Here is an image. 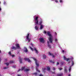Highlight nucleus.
Returning <instances> with one entry per match:
<instances>
[{"label": "nucleus", "instance_id": "obj_16", "mask_svg": "<svg viewBox=\"0 0 76 76\" xmlns=\"http://www.w3.org/2000/svg\"><path fill=\"white\" fill-rule=\"evenodd\" d=\"M47 70L48 71V72H50V67L48 66L47 67Z\"/></svg>", "mask_w": 76, "mask_h": 76}, {"label": "nucleus", "instance_id": "obj_41", "mask_svg": "<svg viewBox=\"0 0 76 76\" xmlns=\"http://www.w3.org/2000/svg\"><path fill=\"white\" fill-rule=\"evenodd\" d=\"M68 76H71L70 74H69L68 75Z\"/></svg>", "mask_w": 76, "mask_h": 76}, {"label": "nucleus", "instance_id": "obj_43", "mask_svg": "<svg viewBox=\"0 0 76 76\" xmlns=\"http://www.w3.org/2000/svg\"><path fill=\"white\" fill-rule=\"evenodd\" d=\"M63 63H62L61 64V65H63Z\"/></svg>", "mask_w": 76, "mask_h": 76}, {"label": "nucleus", "instance_id": "obj_11", "mask_svg": "<svg viewBox=\"0 0 76 76\" xmlns=\"http://www.w3.org/2000/svg\"><path fill=\"white\" fill-rule=\"evenodd\" d=\"M24 60H25L26 61H28V62H29V63L31 62V60H29V58H24Z\"/></svg>", "mask_w": 76, "mask_h": 76}, {"label": "nucleus", "instance_id": "obj_47", "mask_svg": "<svg viewBox=\"0 0 76 76\" xmlns=\"http://www.w3.org/2000/svg\"><path fill=\"white\" fill-rule=\"evenodd\" d=\"M1 4V1H0V4Z\"/></svg>", "mask_w": 76, "mask_h": 76}, {"label": "nucleus", "instance_id": "obj_30", "mask_svg": "<svg viewBox=\"0 0 76 76\" xmlns=\"http://www.w3.org/2000/svg\"><path fill=\"white\" fill-rule=\"evenodd\" d=\"M11 56H12V57L13 58V57H15V55H11Z\"/></svg>", "mask_w": 76, "mask_h": 76}, {"label": "nucleus", "instance_id": "obj_35", "mask_svg": "<svg viewBox=\"0 0 76 76\" xmlns=\"http://www.w3.org/2000/svg\"><path fill=\"white\" fill-rule=\"evenodd\" d=\"M58 69L59 70H62L63 69L62 68H59Z\"/></svg>", "mask_w": 76, "mask_h": 76}, {"label": "nucleus", "instance_id": "obj_32", "mask_svg": "<svg viewBox=\"0 0 76 76\" xmlns=\"http://www.w3.org/2000/svg\"><path fill=\"white\" fill-rule=\"evenodd\" d=\"M16 67V66L15 65L13 66H12V67H13V68H15V67Z\"/></svg>", "mask_w": 76, "mask_h": 76}, {"label": "nucleus", "instance_id": "obj_34", "mask_svg": "<svg viewBox=\"0 0 76 76\" xmlns=\"http://www.w3.org/2000/svg\"><path fill=\"white\" fill-rule=\"evenodd\" d=\"M7 68H8V67H4V69H7Z\"/></svg>", "mask_w": 76, "mask_h": 76}, {"label": "nucleus", "instance_id": "obj_23", "mask_svg": "<svg viewBox=\"0 0 76 76\" xmlns=\"http://www.w3.org/2000/svg\"><path fill=\"white\" fill-rule=\"evenodd\" d=\"M45 58H46V56H45V55H44L43 56V59H45Z\"/></svg>", "mask_w": 76, "mask_h": 76}, {"label": "nucleus", "instance_id": "obj_4", "mask_svg": "<svg viewBox=\"0 0 76 76\" xmlns=\"http://www.w3.org/2000/svg\"><path fill=\"white\" fill-rule=\"evenodd\" d=\"M30 45H31V46H30V49H31V51H34V50L35 52V53H37V54H38V50H37V49L35 48L33 46V44H32V43H31L30 44Z\"/></svg>", "mask_w": 76, "mask_h": 76}, {"label": "nucleus", "instance_id": "obj_5", "mask_svg": "<svg viewBox=\"0 0 76 76\" xmlns=\"http://www.w3.org/2000/svg\"><path fill=\"white\" fill-rule=\"evenodd\" d=\"M16 46L17 47H12V51H13V50H16V49L17 48L18 49H20V45H19L18 44H17L16 45Z\"/></svg>", "mask_w": 76, "mask_h": 76}, {"label": "nucleus", "instance_id": "obj_36", "mask_svg": "<svg viewBox=\"0 0 76 76\" xmlns=\"http://www.w3.org/2000/svg\"><path fill=\"white\" fill-rule=\"evenodd\" d=\"M57 65H58L59 64V63L58 62H57L56 64Z\"/></svg>", "mask_w": 76, "mask_h": 76}, {"label": "nucleus", "instance_id": "obj_14", "mask_svg": "<svg viewBox=\"0 0 76 76\" xmlns=\"http://www.w3.org/2000/svg\"><path fill=\"white\" fill-rule=\"evenodd\" d=\"M71 64H72V66H73L74 65V61H73L72 60L71 61Z\"/></svg>", "mask_w": 76, "mask_h": 76}, {"label": "nucleus", "instance_id": "obj_8", "mask_svg": "<svg viewBox=\"0 0 76 76\" xmlns=\"http://www.w3.org/2000/svg\"><path fill=\"white\" fill-rule=\"evenodd\" d=\"M26 39L28 40V42H30V41L31 40V38H29V34H28L26 37Z\"/></svg>", "mask_w": 76, "mask_h": 76}, {"label": "nucleus", "instance_id": "obj_44", "mask_svg": "<svg viewBox=\"0 0 76 76\" xmlns=\"http://www.w3.org/2000/svg\"><path fill=\"white\" fill-rule=\"evenodd\" d=\"M1 61V58H0V61Z\"/></svg>", "mask_w": 76, "mask_h": 76}, {"label": "nucleus", "instance_id": "obj_2", "mask_svg": "<svg viewBox=\"0 0 76 76\" xmlns=\"http://www.w3.org/2000/svg\"><path fill=\"white\" fill-rule=\"evenodd\" d=\"M44 34H47L48 36L49 37H48V39L50 43H52L53 42V37L51 34V32L50 31H47L46 32L45 31H44L43 32Z\"/></svg>", "mask_w": 76, "mask_h": 76}, {"label": "nucleus", "instance_id": "obj_10", "mask_svg": "<svg viewBox=\"0 0 76 76\" xmlns=\"http://www.w3.org/2000/svg\"><path fill=\"white\" fill-rule=\"evenodd\" d=\"M23 51L25 52V53H27L28 52V50L27 48L26 47H24L23 49Z\"/></svg>", "mask_w": 76, "mask_h": 76}, {"label": "nucleus", "instance_id": "obj_40", "mask_svg": "<svg viewBox=\"0 0 76 76\" xmlns=\"http://www.w3.org/2000/svg\"><path fill=\"white\" fill-rule=\"evenodd\" d=\"M7 59H5V61H7Z\"/></svg>", "mask_w": 76, "mask_h": 76}, {"label": "nucleus", "instance_id": "obj_1", "mask_svg": "<svg viewBox=\"0 0 76 76\" xmlns=\"http://www.w3.org/2000/svg\"><path fill=\"white\" fill-rule=\"evenodd\" d=\"M34 19V23L35 25H40V30H42L45 26L44 25L42 24V23H43V21L42 20H40L38 22V17L36 16Z\"/></svg>", "mask_w": 76, "mask_h": 76}, {"label": "nucleus", "instance_id": "obj_46", "mask_svg": "<svg viewBox=\"0 0 76 76\" xmlns=\"http://www.w3.org/2000/svg\"><path fill=\"white\" fill-rule=\"evenodd\" d=\"M68 63H70V61L68 62Z\"/></svg>", "mask_w": 76, "mask_h": 76}, {"label": "nucleus", "instance_id": "obj_25", "mask_svg": "<svg viewBox=\"0 0 76 76\" xmlns=\"http://www.w3.org/2000/svg\"><path fill=\"white\" fill-rule=\"evenodd\" d=\"M42 70H43V72H45V70H46V68H45L44 69H43Z\"/></svg>", "mask_w": 76, "mask_h": 76}, {"label": "nucleus", "instance_id": "obj_22", "mask_svg": "<svg viewBox=\"0 0 76 76\" xmlns=\"http://www.w3.org/2000/svg\"><path fill=\"white\" fill-rule=\"evenodd\" d=\"M3 4L4 5H7V3H6V2L5 1H4V2Z\"/></svg>", "mask_w": 76, "mask_h": 76}, {"label": "nucleus", "instance_id": "obj_19", "mask_svg": "<svg viewBox=\"0 0 76 76\" xmlns=\"http://www.w3.org/2000/svg\"><path fill=\"white\" fill-rule=\"evenodd\" d=\"M71 69H72V66H70L69 67V72H70L71 71Z\"/></svg>", "mask_w": 76, "mask_h": 76}, {"label": "nucleus", "instance_id": "obj_49", "mask_svg": "<svg viewBox=\"0 0 76 76\" xmlns=\"http://www.w3.org/2000/svg\"><path fill=\"white\" fill-rule=\"evenodd\" d=\"M54 63V62H53V63Z\"/></svg>", "mask_w": 76, "mask_h": 76}, {"label": "nucleus", "instance_id": "obj_18", "mask_svg": "<svg viewBox=\"0 0 76 76\" xmlns=\"http://www.w3.org/2000/svg\"><path fill=\"white\" fill-rule=\"evenodd\" d=\"M48 47L49 48H51V45H49V42H48Z\"/></svg>", "mask_w": 76, "mask_h": 76}, {"label": "nucleus", "instance_id": "obj_17", "mask_svg": "<svg viewBox=\"0 0 76 76\" xmlns=\"http://www.w3.org/2000/svg\"><path fill=\"white\" fill-rule=\"evenodd\" d=\"M62 75H63V73H61V74H57V76H62Z\"/></svg>", "mask_w": 76, "mask_h": 76}, {"label": "nucleus", "instance_id": "obj_48", "mask_svg": "<svg viewBox=\"0 0 76 76\" xmlns=\"http://www.w3.org/2000/svg\"><path fill=\"white\" fill-rule=\"evenodd\" d=\"M52 1H54V0H51Z\"/></svg>", "mask_w": 76, "mask_h": 76}, {"label": "nucleus", "instance_id": "obj_42", "mask_svg": "<svg viewBox=\"0 0 76 76\" xmlns=\"http://www.w3.org/2000/svg\"><path fill=\"white\" fill-rule=\"evenodd\" d=\"M17 76H21L19 75H18Z\"/></svg>", "mask_w": 76, "mask_h": 76}, {"label": "nucleus", "instance_id": "obj_37", "mask_svg": "<svg viewBox=\"0 0 76 76\" xmlns=\"http://www.w3.org/2000/svg\"><path fill=\"white\" fill-rule=\"evenodd\" d=\"M55 69H55V68L54 67L53 68V70H55Z\"/></svg>", "mask_w": 76, "mask_h": 76}, {"label": "nucleus", "instance_id": "obj_13", "mask_svg": "<svg viewBox=\"0 0 76 76\" xmlns=\"http://www.w3.org/2000/svg\"><path fill=\"white\" fill-rule=\"evenodd\" d=\"M66 69H67V66H65L64 68V70L65 72H67V70Z\"/></svg>", "mask_w": 76, "mask_h": 76}, {"label": "nucleus", "instance_id": "obj_3", "mask_svg": "<svg viewBox=\"0 0 76 76\" xmlns=\"http://www.w3.org/2000/svg\"><path fill=\"white\" fill-rule=\"evenodd\" d=\"M29 58H32L33 59V60H34V61H35V63L36 66V70L38 72H40V71L38 70V68H37V67H39V62L37 61V60L35 58L33 57H30Z\"/></svg>", "mask_w": 76, "mask_h": 76}, {"label": "nucleus", "instance_id": "obj_31", "mask_svg": "<svg viewBox=\"0 0 76 76\" xmlns=\"http://www.w3.org/2000/svg\"><path fill=\"white\" fill-rule=\"evenodd\" d=\"M55 1L56 3H58V1L57 0H55Z\"/></svg>", "mask_w": 76, "mask_h": 76}, {"label": "nucleus", "instance_id": "obj_21", "mask_svg": "<svg viewBox=\"0 0 76 76\" xmlns=\"http://www.w3.org/2000/svg\"><path fill=\"white\" fill-rule=\"evenodd\" d=\"M59 2L60 3H63V0H59Z\"/></svg>", "mask_w": 76, "mask_h": 76}, {"label": "nucleus", "instance_id": "obj_15", "mask_svg": "<svg viewBox=\"0 0 76 76\" xmlns=\"http://www.w3.org/2000/svg\"><path fill=\"white\" fill-rule=\"evenodd\" d=\"M35 29H36V31H38V27L37 26H35Z\"/></svg>", "mask_w": 76, "mask_h": 76}, {"label": "nucleus", "instance_id": "obj_29", "mask_svg": "<svg viewBox=\"0 0 76 76\" xmlns=\"http://www.w3.org/2000/svg\"><path fill=\"white\" fill-rule=\"evenodd\" d=\"M8 54H9V55H10V56H11L12 55H11V52H9L8 53Z\"/></svg>", "mask_w": 76, "mask_h": 76}, {"label": "nucleus", "instance_id": "obj_50", "mask_svg": "<svg viewBox=\"0 0 76 76\" xmlns=\"http://www.w3.org/2000/svg\"><path fill=\"white\" fill-rule=\"evenodd\" d=\"M50 62H51V61H50Z\"/></svg>", "mask_w": 76, "mask_h": 76}, {"label": "nucleus", "instance_id": "obj_27", "mask_svg": "<svg viewBox=\"0 0 76 76\" xmlns=\"http://www.w3.org/2000/svg\"><path fill=\"white\" fill-rule=\"evenodd\" d=\"M9 64L8 63H5V64L7 65V66H9Z\"/></svg>", "mask_w": 76, "mask_h": 76}, {"label": "nucleus", "instance_id": "obj_7", "mask_svg": "<svg viewBox=\"0 0 76 76\" xmlns=\"http://www.w3.org/2000/svg\"><path fill=\"white\" fill-rule=\"evenodd\" d=\"M64 60H66L67 61H69L70 59H71L72 60H73V57L71 56L70 57V58H66L65 56H64Z\"/></svg>", "mask_w": 76, "mask_h": 76}, {"label": "nucleus", "instance_id": "obj_6", "mask_svg": "<svg viewBox=\"0 0 76 76\" xmlns=\"http://www.w3.org/2000/svg\"><path fill=\"white\" fill-rule=\"evenodd\" d=\"M25 69V67H22L21 68V69H19L18 70V72H19V71H20V70H21V71H22V70H23L24 71V72H28V71H29V69Z\"/></svg>", "mask_w": 76, "mask_h": 76}, {"label": "nucleus", "instance_id": "obj_9", "mask_svg": "<svg viewBox=\"0 0 76 76\" xmlns=\"http://www.w3.org/2000/svg\"><path fill=\"white\" fill-rule=\"evenodd\" d=\"M39 40L40 41V42H41V43H44L45 41L43 38L42 37L40 38H39Z\"/></svg>", "mask_w": 76, "mask_h": 76}, {"label": "nucleus", "instance_id": "obj_26", "mask_svg": "<svg viewBox=\"0 0 76 76\" xmlns=\"http://www.w3.org/2000/svg\"><path fill=\"white\" fill-rule=\"evenodd\" d=\"M55 41H56V42H57L58 41V39H57V38H55Z\"/></svg>", "mask_w": 76, "mask_h": 76}, {"label": "nucleus", "instance_id": "obj_33", "mask_svg": "<svg viewBox=\"0 0 76 76\" xmlns=\"http://www.w3.org/2000/svg\"><path fill=\"white\" fill-rule=\"evenodd\" d=\"M33 74L34 75H37V73H33Z\"/></svg>", "mask_w": 76, "mask_h": 76}, {"label": "nucleus", "instance_id": "obj_39", "mask_svg": "<svg viewBox=\"0 0 76 76\" xmlns=\"http://www.w3.org/2000/svg\"><path fill=\"white\" fill-rule=\"evenodd\" d=\"M62 53H64V50H62Z\"/></svg>", "mask_w": 76, "mask_h": 76}, {"label": "nucleus", "instance_id": "obj_24", "mask_svg": "<svg viewBox=\"0 0 76 76\" xmlns=\"http://www.w3.org/2000/svg\"><path fill=\"white\" fill-rule=\"evenodd\" d=\"M19 61L20 63H22V59H19Z\"/></svg>", "mask_w": 76, "mask_h": 76}, {"label": "nucleus", "instance_id": "obj_28", "mask_svg": "<svg viewBox=\"0 0 76 76\" xmlns=\"http://www.w3.org/2000/svg\"><path fill=\"white\" fill-rule=\"evenodd\" d=\"M54 34L55 37H57V33H56V32H55Z\"/></svg>", "mask_w": 76, "mask_h": 76}, {"label": "nucleus", "instance_id": "obj_38", "mask_svg": "<svg viewBox=\"0 0 76 76\" xmlns=\"http://www.w3.org/2000/svg\"><path fill=\"white\" fill-rule=\"evenodd\" d=\"M1 10V7H0V12Z\"/></svg>", "mask_w": 76, "mask_h": 76}, {"label": "nucleus", "instance_id": "obj_12", "mask_svg": "<svg viewBox=\"0 0 76 76\" xmlns=\"http://www.w3.org/2000/svg\"><path fill=\"white\" fill-rule=\"evenodd\" d=\"M48 54L50 56H51L52 57H53V58H54V56L53 55L51 54V53L50 52H49L48 53Z\"/></svg>", "mask_w": 76, "mask_h": 76}, {"label": "nucleus", "instance_id": "obj_20", "mask_svg": "<svg viewBox=\"0 0 76 76\" xmlns=\"http://www.w3.org/2000/svg\"><path fill=\"white\" fill-rule=\"evenodd\" d=\"M15 63V61H11L10 62V64H11L12 63Z\"/></svg>", "mask_w": 76, "mask_h": 76}, {"label": "nucleus", "instance_id": "obj_45", "mask_svg": "<svg viewBox=\"0 0 76 76\" xmlns=\"http://www.w3.org/2000/svg\"><path fill=\"white\" fill-rule=\"evenodd\" d=\"M0 53H1V50H0Z\"/></svg>", "mask_w": 76, "mask_h": 76}]
</instances>
